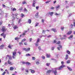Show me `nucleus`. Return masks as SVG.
Returning a JSON list of instances; mask_svg holds the SVG:
<instances>
[{"label":"nucleus","instance_id":"nucleus-1","mask_svg":"<svg viewBox=\"0 0 75 75\" xmlns=\"http://www.w3.org/2000/svg\"><path fill=\"white\" fill-rule=\"evenodd\" d=\"M58 68H54L52 70H48L47 71V74H50V73L52 72L54 73V75H57V71L58 70Z\"/></svg>","mask_w":75,"mask_h":75},{"label":"nucleus","instance_id":"nucleus-2","mask_svg":"<svg viewBox=\"0 0 75 75\" xmlns=\"http://www.w3.org/2000/svg\"><path fill=\"white\" fill-rule=\"evenodd\" d=\"M65 67V65H63L59 68L58 69L59 70H61V69H62L63 68Z\"/></svg>","mask_w":75,"mask_h":75},{"label":"nucleus","instance_id":"nucleus-3","mask_svg":"<svg viewBox=\"0 0 75 75\" xmlns=\"http://www.w3.org/2000/svg\"><path fill=\"white\" fill-rule=\"evenodd\" d=\"M2 31L3 32H5L6 31V29L5 28V27H3L2 28Z\"/></svg>","mask_w":75,"mask_h":75},{"label":"nucleus","instance_id":"nucleus-4","mask_svg":"<svg viewBox=\"0 0 75 75\" xmlns=\"http://www.w3.org/2000/svg\"><path fill=\"white\" fill-rule=\"evenodd\" d=\"M4 33H3L1 34V36H3L4 38L5 39L6 38V34L4 35Z\"/></svg>","mask_w":75,"mask_h":75},{"label":"nucleus","instance_id":"nucleus-5","mask_svg":"<svg viewBox=\"0 0 75 75\" xmlns=\"http://www.w3.org/2000/svg\"><path fill=\"white\" fill-rule=\"evenodd\" d=\"M72 31H71L70 30L67 33V35H71V34H72Z\"/></svg>","mask_w":75,"mask_h":75},{"label":"nucleus","instance_id":"nucleus-6","mask_svg":"<svg viewBox=\"0 0 75 75\" xmlns=\"http://www.w3.org/2000/svg\"><path fill=\"white\" fill-rule=\"evenodd\" d=\"M73 36L74 35H70V37H69L68 39H69V40H71V38H72Z\"/></svg>","mask_w":75,"mask_h":75},{"label":"nucleus","instance_id":"nucleus-7","mask_svg":"<svg viewBox=\"0 0 75 75\" xmlns=\"http://www.w3.org/2000/svg\"><path fill=\"white\" fill-rule=\"evenodd\" d=\"M8 64H9V65H13V64H12V63H11V62H10V60H8Z\"/></svg>","mask_w":75,"mask_h":75},{"label":"nucleus","instance_id":"nucleus-8","mask_svg":"<svg viewBox=\"0 0 75 75\" xmlns=\"http://www.w3.org/2000/svg\"><path fill=\"white\" fill-rule=\"evenodd\" d=\"M48 14H50L51 16H52V14H54V12H51V13L49 12L48 13Z\"/></svg>","mask_w":75,"mask_h":75},{"label":"nucleus","instance_id":"nucleus-9","mask_svg":"<svg viewBox=\"0 0 75 75\" xmlns=\"http://www.w3.org/2000/svg\"><path fill=\"white\" fill-rule=\"evenodd\" d=\"M51 30L52 31H54L55 33V32H57V30H56V29L55 28H52L51 29Z\"/></svg>","mask_w":75,"mask_h":75},{"label":"nucleus","instance_id":"nucleus-10","mask_svg":"<svg viewBox=\"0 0 75 75\" xmlns=\"http://www.w3.org/2000/svg\"><path fill=\"white\" fill-rule=\"evenodd\" d=\"M31 70L30 72L32 74H34L35 73V71L33 70H32V69H30Z\"/></svg>","mask_w":75,"mask_h":75},{"label":"nucleus","instance_id":"nucleus-11","mask_svg":"<svg viewBox=\"0 0 75 75\" xmlns=\"http://www.w3.org/2000/svg\"><path fill=\"white\" fill-rule=\"evenodd\" d=\"M13 55V56H16V51H14L12 52Z\"/></svg>","mask_w":75,"mask_h":75},{"label":"nucleus","instance_id":"nucleus-12","mask_svg":"<svg viewBox=\"0 0 75 75\" xmlns=\"http://www.w3.org/2000/svg\"><path fill=\"white\" fill-rule=\"evenodd\" d=\"M28 23H29V24H31V19H28Z\"/></svg>","mask_w":75,"mask_h":75},{"label":"nucleus","instance_id":"nucleus-13","mask_svg":"<svg viewBox=\"0 0 75 75\" xmlns=\"http://www.w3.org/2000/svg\"><path fill=\"white\" fill-rule=\"evenodd\" d=\"M4 47V45H2L0 46V47L1 49H3V48Z\"/></svg>","mask_w":75,"mask_h":75},{"label":"nucleus","instance_id":"nucleus-14","mask_svg":"<svg viewBox=\"0 0 75 75\" xmlns=\"http://www.w3.org/2000/svg\"><path fill=\"white\" fill-rule=\"evenodd\" d=\"M46 55L47 58H50V54H46Z\"/></svg>","mask_w":75,"mask_h":75},{"label":"nucleus","instance_id":"nucleus-15","mask_svg":"<svg viewBox=\"0 0 75 75\" xmlns=\"http://www.w3.org/2000/svg\"><path fill=\"white\" fill-rule=\"evenodd\" d=\"M38 12H37V13L35 15V16L36 18H38Z\"/></svg>","mask_w":75,"mask_h":75},{"label":"nucleus","instance_id":"nucleus-16","mask_svg":"<svg viewBox=\"0 0 75 75\" xmlns=\"http://www.w3.org/2000/svg\"><path fill=\"white\" fill-rule=\"evenodd\" d=\"M67 68L69 70V71H72V69H71V68L69 67L68 66L67 67Z\"/></svg>","mask_w":75,"mask_h":75},{"label":"nucleus","instance_id":"nucleus-17","mask_svg":"<svg viewBox=\"0 0 75 75\" xmlns=\"http://www.w3.org/2000/svg\"><path fill=\"white\" fill-rule=\"evenodd\" d=\"M14 69V68L13 67H10V71H13Z\"/></svg>","mask_w":75,"mask_h":75},{"label":"nucleus","instance_id":"nucleus-18","mask_svg":"<svg viewBox=\"0 0 75 75\" xmlns=\"http://www.w3.org/2000/svg\"><path fill=\"white\" fill-rule=\"evenodd\" d=\"M68 54H67L66 55V58H65V59L66 60L67 59H68Z\"/></svg>","mask_w":75,"mask_h":75},{"label":"nucleus","instance_id":"nucleus-19","mask_svg":"<svg viewBox=\"0 0 75 75\" xmlns=\"http://www.w3.org/2000/svg\"><path fill=\"white\" fill-rule=\"evenodd\" d=\"M35 46H36V47H38V43H37V42H36L35 43Z\"/></svg>","mask_w":75,"mask_h":75},{"label":"nucleus","instance_id":"nucleus-20","mask_svg":"<svg viewBox=\"0 0 75 75\" xmlns=\"http://www.w3.org/2000/svg\"><path fill=\"white\" fill-rule=\"evenodd\" d=\"M40 38H38L37 39V40L36 42L38 43V42H40Z\"/></svg>","mask_w":75,"mask_h":75},{"label":"nucleus","instance_id":"nucleus-21","mask_svg":"<svg viewBox=\"0 0 75 75\" xmlns=\"http://www.w3.org/2000/svg\"><path fill=\"white\" fill-rule=\"evenodd\" d=\"M26 51H30V48L28 47L26 48Z\"/></svg>","mask_w":75,"mask_h":75},{"label":"nucleus","instance_id":"nucleus-22","mask_svg":"<svg viewBox=\"0 0 75 75\" xmlns=\"http://www.w3.org/2000/svg\"><path fill=\"white\" fill-rule=\"evenodd\" d=\"M13 28L14 29V30H16V28H18V27H17V26H15L14 27H13Z\"/></svg>","mask_w":75,"mask_h":75},{"label":"nucleus","instance_id":"nucleus-23","mask_svg":"<svg viewBox=\"0 0 75 75\" xmlns=\"http://www.w3.org/2000/svg\"><path fill=\"white\" fill-rule=\"evenodd\" d=\"M8 58L10 60L12 59V57L11 56H9L8 57Z\"/></svg>","mask_w":75,"mask_h":75},{"label":"nucleus","instance_id":"nucleus-24","mask_svg":"<svg viewBox=\"0 0 75 75\" xmlns=\"http://www.w3.org/2000/svg\"><path fill=\"white\" fill-rule=\"evenodd\" d=\"M26 39L24 38V39H23L22 40V42H24L25 41H26Z\"/></svg>","mask_w":75,"mask_h":75},{"label":"nucleus","instance_id":"nucleus-25","mask_svg":"<svg viewBox=\"0 0 75 75\" xmlns=\"http://www.w3.org/2000/svg\"><path fill=\"white\" fill-rule=\"evenodd\" d=\"M25 64H26V65H30V63L28 62H25Z\"/></svg>","mask_w":75,"mask_h":75},{"label":"nucleus","instance_id":"nucleus-26","mask_svg":"<svg viewBox=\"0 0 75 75\" xmlns=\"http://www.w3.org/2000/svg\"><path fill=\"white\" fill-rule=\"evenodd\" d=\"M44 21H45V20L44 19H42V23H44Z\"/></svg>","mask_w":75,"mask_h":75},{"label":"nucleus","instance_id":"nucleus-27","mask_svg":"<svg viewBox=\"0 0 75 75\" xmlns=\"http://www.w3.org/2000/svg\"><path fill=\"white\" fill-rule=\"evenodd\" d=\"M61 30H62V31H63L64 29V27H62L61 28Z\"/></svg>","mask_w":75,"mask_h":75},{"label":"nucleus","instance_id":"nucleus-28","mask_svg":"<svg viewBox=\"0 0 75 75\" xmlns=\"http://www.w3.org/2000/svg\"><path fill=\"white\" fill-rule=\"evenodd\" d=\"M20 38L16 37L15 38V40H19Z\"/></svg>","mask_w":75,"mask_h":75},{"label":"nucleus","instance_id":"nucleus-29","mask_svg":"<svg viewBox=\"0 0 75 75\" xmlns=\"http://www.w3.org/2000/svg\"><path fill=\"white\" fill-rule=\"evenodd\" d=\"M67 52L68 54H71L70 51H69V50L67 51Z\"/></svg>","mask_w":75,"mask_h":75},{"label":"nucleus","instance_id":"nucleus-30","mask_svg":"<svg viewBox=\"0 0 75 75\" xmlns=\"http://www.w3.org/2000/svg\"><path fill=\"white\" fill-rule=\"evenodd\" d=\"M24 15L23 14V13H21V17L23 18V17H24Z\"/></svg>","mask_w":75,"mask_h":75},{"label":"nucleus","instance_id":"nucleus-31","mask_svg":"<svg viewBox=\"0 0 75 75\" xmlns=\"http://www.w3.org/2000/svg\"><path fill=\"white\" fill-rule=\"evenodd\" d=\"M8 48H10V49H11V45H9V46H8Z\"/></svg>","mask_w":75,"mask_h":75},{"label":"nucleus","instance_id":"nucleus-32","mask_svg":"<svg viewBox=\"0 0 75 75\" xmlns=\"http://www.w3.org/2000/svg\"><path fill=\"white\" fill-rule=\"evenodd\" d=\"M3 22L2 21H1L0 22V25H2L3 24Z\"/></svg>","mask_w":75,"mask_h":75},{"label":"nucleus","instance_id":"nucleus-33","mask_svg":"<svg viewBox=\"0 0 75 75\" xmlns=\"http://www.w3.org/2000/svg\"><path fill=\"white\" fill-rule=\"evenodd\" d=\"M26 57H28V56H31V55L29 54V53H28L26 55Z\"/></svg>","mask_w":75,"mask_h":75},{"label":"nucleus","instance_id":"nucleus-34","mask_svg":"<svg viewBox=\"0 0 75 75\" xmlns=\"http://www.w3.org/2000/svg\"><path fill=\"white\" fill-rule=\"evenodd\" d=\"M23 50H24V51H27V50H26L27 48H23Z\"/></svg>","mask_w":75,"mask_h":75},{"label":"nucleus","instance_id":"nucleus-35","mask_svg":"<svg viewBox=\"0 0 75 75\" xmlns=\"http://www.w3.org/2000/svg\"><path fill=\"white\" fill-rule=\"evenodd\" d=\"M61 44L60 41H58L57 43H56V44Z\"/></svg>","mask_w":75,"mask_h":75},{"label":"nucleus","instance_id":"nucleus-36","mask_svg":"<svg viewBox=\"0 0 75 75\" xmlns=\"http://www.w3.org/2000/svg\"><path fill=\"white\" fill-rule=\"evenodd\" d=\"M59 5H58V6H56V10H57V9H58L57 8H59Z\"/></svg>","mask_w":75,"mask_h":75},{"label":"nucleus","instance_id":"nucleus-37","mask_svg":"<svg viewBox=\"0 0 75 75\" xmlns=\"http://www.w3.org/2000/svg\"><path fill=\"white\" fill-rule=\"evenodd\" d=\"M70 60H68L67 62V64H69L70 63Z\"/></svg>","mask_w":75,"mask_h":75},{"label":"nucleus","instance_id":"nucleus-38","mask_svg":"<svg viewBox=\"0 0 75 75\" xmlns=\"http://www.w3.org/2000/svg\"><path fill=\"white\" fill-rule=\"evenodd\" d=\"M32 40H33V39H32V38H30L29 39L30 42H31V41H32Z\"/></svg>","mask_w":75,"mask_h":75},{"label":"nucleus","instance_id":"nucleus-39","mask_svg":"<svg viewBox=\"0 0 75 75\" xmlns=\"http://www.w3.org/2000/svg\"><path fill=\"white\" fill-rule=\"evenodd\" d=\"M40 63L38 62H36V64L37 65H39L40 64Z\"/></svg>","mask_w":75,"mask_h":75},{"label":"nucleus","instance_id":"nucleus-40","mask_svg":"<svg viewBox=\"0 0 75 75\" xmlns=\"http://www.w3.org/2000/svg\"><path fill=\"white\" fill-rule=\"evenodd\" d=\"M50 1H47L45 3H46L47 4V3H50Z\"/></svg>","mask_w":75,"mask_h":75},{"label":"nucleus","instance_id":"nucleus-41","mask_svg":"<svg viewBox=\"0 0 75 75\" xmlns=\"http://www.w3.org/2000/svg\"><path fill=\"white\" fill-rule=\"evenodd\" d=\"M35 3H33V4H32V6H33V7H35Z\"/></svg>","mask_w":75,"mask_h":75},{"label":"nucleus","instance_id":"nucleus-42","mask_svg":"<svg viewBox=\"0 0 75 75\" xmlns=\"http://www.w3.org/2000/svg\"><path fill=\"white\" fill-rule=\"evenodd\" d=\"M12 58H13V59H15V58H16V56H13V55Z\"/></svg>","mask_w":75,"mask_h":75},{"label":"nucleus","instance_id":"nucleus-43","mask_svg":"<svg viewBox=\"0 0 75 75\" xmlns=\"http://www.w3.org/2000/svg\"><path fill=\"white\" fill-rule=\"evenodd\" d=\"M38 23H36L35 26V27H37V26H38Z\"/></svg>","mask_w":75,"mask_h":75},{"label":"nucleus","instance_id":"nucleus-44","mask_svg":"<svg viewBox=\"0 0 75 75\" xmlns=\"http://www.w3.org/2000/svg\"><path fill=\"white\" fill-rule=\"evenodd\" d=\"M32 59L33 60H35V58L34 57H32Z\"/></svg>","mask_w":75,"mask_h":75},{"label":"nucleus","instance_id":"nucleus-45","mask_svg":"<svg viewBox=\"0 0 75 75\" xmlns=\"http://www.w3.org/2000/svg\"><path fill=\"white\" fill-rule=\"evenodd\" d=\"M23 4H26V2L25 1H24L22 3Z\"/></svg>","mask_w":75,"mask_h":75},{"label":"nucleus","instance_id":"nucleus-46","mask_svg":"<svg viewBox=\"0 0 75 75\" xmlns=\"http://www.w3.org/2000/svg\"><path fill=\"white\" fill-rule=\"evenodd\" d=\"M54 8V7H53V6L51 7L50 8V9L51 10H53Z\"/></svg>","mask_w":75,"mask_h":75},{"label":"nucleus","instance_id":"nucleus-47","mask_svg":"<svg viewBox=\"0 0 75 75\" xmlns=\"http://www.w3.org/2000/svg\"><path fill=\"white\" fill-rule=\"evenodd\" d=\"M52 36L51 35H49V36H47V38H51V37Z\"/></svg>","mask_w":75,"mask_h":75},{"label":"nucleus","instance_id":"nucleus-48","mask_svg":"<svg viewBox=\"0 0 75 75\" xmlns=\"http://www.w3.org/2000/svg\"><path fill=\"white\" fill-rule=\"evenodd\" d=\"M6 71H4V73H3L2 74V75H4V74H6Z\"/></svg>","mask_w":75,"mask_h":75},{"label":"nucleus","instance_id":"nucleus-49","mask_svg":"<svg viewBox=\"0 0 75 75\" xmlns=\"http://www.w3.org/2000/svg\"><path fill=\"white\" fill-rule=\"evenodd\" d=\"M33 3H35V4L36 3V0H34L33 2Z\"/></svg>","mask_w":75,"mask_h":75},{"label":"nucleus","instance_id":"nucleus-50","mask_svg":"<svg viewBox=\"0 0 75 75\" xmlns=\"http://www.w3.org/2000/svg\"><path fill=\"white\" fill-rule=\"evenodd\" d=\"M59 47H60V48H61L62 47V46L61 45H59Z\"/></svg>","mask_w":75,"mask_h":75},{"label":"nucleus","instance_id":"nucleus-51","mask_svg":"<svg viewBox=\"0 0 75 75\" xmlns=\"http://www.w3.org/2000/svg\"><path fill=\"white\" fill-rule=\"evenodd\" d=\"M24 10L25 11H26V12H27V11H28L26 9V8H25Z\"/></svg>","mask_w":75,"mask_h":75},{"label":"nucleus","instance_id":"nucleus-52","mask_svg":"<svg viewBox=\"0 0 75 75\" xmlns=\"http://www.w3.org/2000/svg\"><path fill=\"white\" fill-rule=\"evenodd\" d=\"M22 41L20 42H19V44L20 45H21V44H22ZM22 44H23L22 43Z\"/></svg>","mask_w":75,"mask_h":75},{"label":"nucleus","instance_id":"nucleus-53","mask_svg":"<svg viewBox=\"0 0 75 75\" xmlns=\"http://www.w3.org/2000/svg\"><path fill=\"white\" fill-rule=\"evenodd\" d=\"M45 31H46V30H43L42 32V33H45Z\"/></svg>","mask_w":75,"mask_h":75},{"label":"nucleus","instance_id":"nucleus-54","mask_svg":"<svg viewBox=\"0 0 75 75\" xmlns=\"http://www.w3.org/2000/svg\"><path fill=\"white\" fill-rule=\"evenodd\" d=\"M7 16H8V13H6L5 16V17H7Z\"/></svg>","mask_w":75,"mask_h":75},{"label":"nucleus","instance_id":"nucleus-55","mask_svg":"<svg viewBox=\"0 0 75 75\" xmlns=\"http://www.w3.org/2000/svg\"><path fill=\"white\" fill-rule=\"evenodd\" d=\"M16 10V9L15 8H13L12 10L13 11H15Z\"/></svg>","mask_w":75,"mask_h":75},{"label":"nucleus","instance_id":"nucleus-56","mask_svg":"<svg viewBox=\"0 0 75 75\" xmlns=\"http://www.w3.org/2000/svg\"><path fill=\"white\" fill-rule=\"evenodd\" d=\"M25 71L26 72H27V73L28 72V70L27 69H25Z\"/></svg>","mask_w":75,"mask_h":75},{"label":"nucleus","instance_id":"nucleus-57","mask_svg":"<svg viewBox=\"0 0 75 75\" xmlns=\"http://www.w3.org/2000/svg\"><path fill=\"white\" fill-rule=\"evenodd\" d=\"M54 14L55 15H56V16H58V15H59V14H58V13H57V12H56Z\"/></svg>","mask_w":75,"mask_h":75},{"label":"nucleus","instance_id":"nucleus-58","mask_svg":"<svg viewBox=\"0 0 75 75\" xmlns=\"http://www.w3.org/2000/svg\"><path fill=\"white\" fill-rule=\"evenodd\" d=\"M22 64H25V62H22Z\"/></svg>","mask_w":75,"mask_h":75},{"label":"nucleus","instance_id":"nucleus-59","mask_svg":"<svg viewBox=\"0 0 75 75\" xmlns=\"http://www.w3.org/2000/svg\"><path fill=\"white\" fill-rule=\"evenodd\" d=\"M21 19H19L18 21V23H20V22H21Z\"/></svg>","mask_w":75,"mask_h":75},{"label":"nucleus","instance_id":"nucleus-60","mask_svg":"<svg viewBox=\"0 0 75 75\" xmlns=\"http://www.w3.org/2000/svg\"><path fill=\"white\" fill-rule=\"evenodd\" d=\"M46 65L47 66H48V67H49V65H50V63H47L46 64Z\"/></svg>","mask_w":75,"mask_h":75},{"label":"nucleus","instance_id":"nucleus-61","mask_svg":"<svg viewBox=\"0 0 75 75\" xmlns=\"http://www.w3.org/2000/svg\"><path fill=\"white\" fill-rule=\"evenodd\" d=\"M36 9L38 10V8H39V7L38 6H37L36 7Z\"/></svg>","mask_w":75,"mask_h":75},{"label":"nucleus","instance_id":"nucleus-62","mask_svg":"<svg viewBox=\"0 0 75 75\" xmlns=\"http://www.w3.org/2000/svg\"><path fill=\"white\" fill-rule=\"evenodd\" d=\"M64 62L63 61H62L61 62V64H62V65H63L64 64Z\"/></svg>","mask_w":75,"mask_h":75},{"label":"nucleus","instance_id":"nucleus-63","mask_svg":"<svg viewBox=\"0 0 75 75\" xmlns=\"http://www.w3.org/2000/svg\"><path fill=\"white\" fill-rule=\"evenodd\" d=\"M38 49H39V50H41V47L39 46V47H38Z\"/></svg>","mask_w":75,"mask_h":75},{"label":"nucleus","instance_id":"nucleus-64","mask_svg":"<svg viewBox=\"0 0 75 75\" xmlns=\"http://www.w3.org/2000/svg\"><path fill=\"white\" fill-rule=\"evenodd\" d=\"M25 35V33H23L22 34V35Z\"/></svg>","mask_w":75,"mask_h":75}]
</instances>
